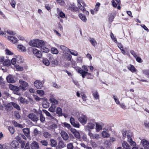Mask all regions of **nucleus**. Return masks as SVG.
Instances as JSON below:
<instances>
[{"label": "nucleus", "instance_id": "nucleus-49", "mask_svg": "<svg viewBox=\"0 0 149 149\" xmlns=\"http://www.w3.org/2000/svg\"><path fill=\"white\" fill-rule=\"evenodd\" d=\"M19 142L21 144V147L22 148H24V146L25 145V141H22L21 140H19Z\"/></svg>", "mask_w": 149, "mask_h": 149}, {"label": "nucleus", "instance_id": "nucleus-21", "mask_svg": "<svg viewBox=\"0 0 149 149\" xmlns=\"http://www.w3.org/2000/svg\"><path fill=\"white\" fill-rule=\"evenodd\" d=\"M141 143L144 147L149 145V142L145 139H142L141 140Z\"/></svg>", "mask_w": 149, "mask_h": 149}, {"label": "nucleus", "instance_id": "nucleus-38", "mask_svg": "<svg viewBox=\"0 0 149 149\" xmlns=\"http://www.w3.org/2000/svg\"><path fill=\"white\" fill-rule=\"evenodd\" d=\"M102 134L104 138H107L110 136V135L106 132H103L102 133Z\"/></svg>", "mask_w": 149, "mask_h": 149}, {"label": "nucleus", "instance_id": "nucleus-10", "mask_svg": "<svg viewBox=\"0 0 149 149\" xmlns=\"http://www.w3.org/2000/svg\"><path fill=\"white\" fill-rule=\"evenodd\" d=\"M33 52L34 54H36V56L38 58H40L42 56L41 52L38 50L36 49H33Z\"/></svg>", "mask_w": 149, "mask_h": 149}, {"label": "nucleus", "instance_id": "nucleus-53", "mask_svg": "<svg viewBox=\"0 0 149 149\" xmlns=\"http://www.w3.org/2000/svg\"><path fill=\"white\" fill-rule=\"evenodd\" d=\"M5 52L6 54L7 55H12L13 54L12 52H11L8 49H6Z\"/></svg>", "mask_w": 149, "mask_h": 149}, {"label": "nucleus", "instance_id": "nucleus-28", "mask_svg": "<svg viewBox=\"0 0 149 149\" xmlns=\"http://www.w3.org/2000/svg\"><path fill=\"white\" fill-rule=\"evenodd\" d=\"M4 65L6 66H9L11 65V62L8 59L6 60L3 63Z\"/></svg>", "mask_w": 149, "mask_h": 149}, {"label": "nucleus", "instance_id": "nucleus-37", "mask_svg": "<svg viewBox=\"0 0 149 149\" xmlns=\"http://www.w3.org/2000/svg\"><path fill=\"white\" fill-rule=\"evenodd\" d=\"M78 6L79 9L84 13V11L85 10L84 6H82L81 4L79 2H78Z\"/></svg>", "mask_w": 149, "mask_h": 149}, {"label": "nucleus", "instance_id": "nucleus-30", "mask_svg": "<svg viewBox=\"0 0 149 149\" xmlns=\"http://www.w3.org/2000/svg\"><path fill=\"white\" fill-rule=\"evenodd\" d=\"M69 9L72 11H76L78 9V8L76 6H70L68 8Z\"/></svg>", "mask_w": 149, "mask_h": 149}, {"label": "nucleus", "instance_id": "nucleus-63", "mask_svg": "<svg viewBox=\"0 0 149 149\" xmlns=\"http://www.w3.org/2000/svg\"><path fill=\"white\" fill-rule=\"evenodd\" d=\"M136 61L139 63H141L143 62L141 58L139 57L136 56L135 58Z\"/></svg>", "mask_w": 149, "mask_h": 149}, {"label": "nucleus", "instance_id": "nucleus-23", "mask_svg": "<svg viewBox=\"0 0 149 149\" xmlns=\"http://www.w3.org/2000/svg\"><path fill=\"white\" fill-rule=\"evenodd\" d=\"M43 135L45 138H50L51 137V134L47 132H44Z\"/></svg>", "mask_w": 149, "mask_h": 149}, {"label": "nucleus", "instance_id": "nucleus-22", "mask_svg": "<svg viewBox=\"0 0 149 149\" xmlns=\"http://www.w3.org/2000/svg\"><path fill=\"white\" fill-rule=\"evenodd\" d=\"M79 16L80 18L84 22H86L87 20L86 17L84 14L80 13L79 15Z\"/></svg>", "mask_w": 149, "mask_h": 149}, {"label": "nucleus", "instance_id": "nucleus-42", "mask_svg": "<svg viewBox=\"0 0 149 149\" xmlns=\"http://www.w3.org/2000/svg\"><path fill=\"white\" fill-rule=\"evenodd\" d=\"M8 129L12 134H13L15 132V129L13 127L9 126L8 127Z\"/></svg>", "mask_w": 149, "mask_h": 149}, {"label": "nucleus", "instance_id": "nucleus-34", "mask_svg": "<svg viewBox=\"0 0 149 149\" xmlns=\"http://www.w3.org/2000/svg\"><path fill=\"white\" fill-rule=\"evenodd\" d=\"M69 52H70V53L72 55L77 56L78 55V54L77 52L76 51H75L73 50H70L69 49Z\"/></svg>", "mask_w": 149, "mask_h": 149}, {"label": "nucleus", "instance_id": "nucleus-2", "mask_svg": "<svg viewBox=\"0 0 149 149\" xmlns=\"http://www.w3.org/2000/svg\"><path fill=\"white\" fill-rule=\"evenodd\" d=\"M87 117L86 115L81 114L79 116L78 120L83 125H84L87 123Z\"/></svg>", "mask_w": 149, "mask_h": 149}, {"label": "nucleus", "instance_id": "nucleus-11", "mask_svg": "<svg viewBox=\"0 0 149 149\" xmlns=\"http://www.w3.org/2000/svg\"><path fill=\"white\" fill-rule=\"evenodd\" d=\"M19 144L18 141L13 140L11 143L10 146L12 148L16 149L19 147Z\"/></svg>", "mask_w": 149, "mask_h": 149}, {"label": "nucleus", "instance_id": "nucleus-4", "mask_svg": "<svg viewBox=\"0 0 149 149\" xmlns=\"http://www.w3.org/2000/svg\"><path fill=\"white\" fill-rule=\"evenodd\" d=\"M78 72L81 75V76L83 78H85L86 76H88L89 75L91 74V73L86 71H84L81 68L78 70Z\"/></svg>", "mask_w": 149, "mask_h": 149}, {"label": "nucleus", "instance_id": "nucleus-45", "mask_svg": "<svg viewBox=\"0 0 149 149\" xmlns=\"http://www.w3.org/2000/svg\"><path fill=\"white\" fill-rule=\"evenodd\" d=\"M55 107L54 106H52L50 107L49 109V111L51 112H54L55 111Z\"/></svg>", "mask_w": 149, "mask_h": 149}, {"label": "nucleus", "instance_id": "nucleus-24", "mask_svg": "<svg viewBox=\"0 0 149 149\" xmlns=\"http://www.w3.org/2000/svg\"><path fill=\"white\" fill-rule=\"evenodd\" d=\"M93 95L95 99H99V95L98 92L97 91L93 92Z\"/></svg>", "mask_w": 149, "mask_h": 149}, {"label": "nucleus", "instance_id": "nucleus-46", "mask_svg": "<svg viewBox=\"0 0 149 149\" xmlns=\"http://www.w3.org/2000/svg\"><path fill=\"white\" fill-rule=\"evenodd\" d=\"M50 128L52 129H55L58 127L57 125L55 124H53L49 126Z\"/></svg>", "mask_w": 149, "mask_h": 149}, {"label": "nucleus", "instance_id": "nucleus-55", "mask_svg": "<svg viewBox=\"0 0 149 149\" xmlns=\"http://www.w3.org/2000/svg\"><path fill=\"white\" fill-rule=\"evenodd\" d=\"M19 101L22 103H24L26 102V100L22 97L20 98Z\"/></svg>", "mask_w": 149, "mask_h": 149}, {"label": "nucleus", "instance_id": "nucleus-59", "mask_svg": "<svg viewBox=\"0 0 149 149\" xmlns=\"http://www.w3.org/2000/svg\"><path fill=\"white\" fill-rule=\"evenodd\" d=\"M10 4L13 8H15L16 4L15 1L14 0H12L10 2Z\"/></svg>", "mask_w": 149, "mask_h": 149}, {"label": "nucleus", "instance_id": "nucleus-27", "mask_svg": "<svg viewBox=\"0 0 149 149\" xmlns=\"http://www.w3.org/2000/svg\"><path fill=\"white\" fill-rule=\"evenodd\" d=\"M40 50L41 52L47 53L49 51V49L48 48L43 47L41 48Z\"/></svg>", "mask_w": 149, "mask_h": 149}, {"label": "nucleus", "instance_id": "nucleus-39", "mask_svg": "<svg viewBox=\"0 0 149 149\" xmlns=\"http://www.w3.org/2000/svg\"><path fill=\"white\" fill-rule=\"evenodd\" d=\"M58 145L61 147L63 148L65 146V144L62 140L58 142Z\"/></svg>", "mask_w": 149, "mask_h": 149}, {"label": "nucleus", "instance_id": "nucleus-17", "mask_svg": "<svg viewBox=\"0 0 149 149\" xmlns=\"http://www.w3.org/2000/svg\"><path fill=\"white\" fill-rule=\"evenodd\" d=\"M50 145L52 147H56L57 145V142L56 140L51 139L50 140Z\"/></svg>", "mask_w": 149, "mask_h": 149}, {"label": "nucleus", "instance_id": "nucleus-3", "mask_svg": "<svg viewBox=\"0 0 149 149\" xmlns=\"http://www.w3.org/2000/svg\"><path fill=\"white\" fill-rule=\"evenodd\" d=\"M70 121L71 124L74 127H79L80 125L79 122L76 121L72 117H71L70 119Z\"/></svg>", "mask_w": 149, "mask_h": 149}, {"label": "nucleus", "instance_id": "nucleus-51", "mask_svg": "<svg viewBox=\"0 0 149 149\" xmlns=\"http://www.w3.org/2000/svg\"><path fill=\"white\" fill-rule=\"evenodd\" d=\"M90 41L92 45L94 46H95V44L97 43L96 40L93 39H91Z\"/></svg>", "mask_w": 149, "mask_h": 149}, {"label": "nucleus", "instance_id": "nucleus-52", "mask_svg": "<svg viewBox=\"0 0 149 149\" xmlns=\"http://www.w3.org/2000/svg\"><path fill=\"white\" fill-rule=\"evenodd\" d=\"M127 141H128L129 142L131 145L134 146L136 144L135 142L132 141V138H130V140H127Z\"/></svg>", "mask_w": 149, "mask_h": 149}, {"label": "nucleus", "instance_id": "nucleus-29", "mask_svg": "<svg viewBox=\"0 0 149 149\" xmlns=\"http://www.w3.org/2000/svg\"><path fill=\"white\" fill-rule=\"evenodd\" d=\"M19 83L20 84H21L25 88L28 86V84L27 82L20 79L19 80Z\"/></svg>", "mask_w": 149, "mask_h": 149}, {"label": "nucleus", "instance_id": "nucleus-7", "mask_svg": "<svg viewBox=\"0 0 149 149\" xmlns=\"http://www.w3.org/2000/svg\"><path fill=\"white\" fill-rule=\"evenodd\" d=\"M95 126V122L94 121H90L87 125L86 126V128H88V130L93 129Z\"/></svg>", "mask_w": 149, "mask_h": 149}, {"label": "nucleus", "instance_id": "nucleus-41", "mask_svg": "<svg viewBox=\"0 0 149 149\" xmlns=\"http://www.w3.org/2000/svg\"><path fill=\"white\" fill-rule=\"evenodd\" d=\"M40 143L42 145L47 146L48 145V143L47 141L46 140H42L40 141Z\"/></svg>", "mask_w": 149, "mask_h": 149}, {"label": "nucleus", "instance_id": "nucleus-32", "mask_svg": "<svg viewBox=\"0 0 149 149\" xmlns=\"http://www.w3.org/2000/svg\"><path fill=\"white\" fill-rule=\"evenodd\" d=\"M12 104L13 106L16 109L18 110H20V107L18 104L14 102H12Z\"/></svg>", "mask_w": 149, "mask_h": 149}, {"label": "nucleus", "instance_id": "nucleus-20", "mask_svg": "<svg viewBox=\"0 0 149 149\" xmlns=\"http://www.w3.org/2000/svg\"><path fill=\"white\" fill-rule=\"evenodd\" d=\"M56 113L58 115V116L59 117L63 116L62 109L60 107H58L57 108Z\"/></svg>", "mask_w": 149, "mask_h": 149}, {"label": "nucleus", "instance_id": "nucleus-40", "mask_svg": "<svg viewBox=\"0 0 149 149\" xmlns=\"http://www.w3.org/2000/svg\"><path fill=\"white\" fill-rule=\"evenodd\" d=\"M43 63L46 66H48L50 64L47 58L43 59Z\"/></svg>", "mask_w": 149, "mask_h": 149}, {"label": "nucleus", "instance_id": "nucleus-50", "mask_svg": "<svg viewBox=\"0 0 149 149\" xmlns=\"http://www.w3.org/2000/svg\"><path fill=\"white\" fill-rule=\"evenodd\" d=\"M115 18V16L113 15H110L109 18V21L110 22H112Z\"/></svg>", "mask_w": 149, "mask_h": 149}, {"label": "nucleus", "instance_id": "nucleus-44", "mask_svg": "<svg viewBox=\"0 0 149 149\" xmlns=\"http://www.w3.org/2000/svg\"><path fill=\"white\" fill-rule=\"evenodd\" d=\"M144 124L145 127L149 129V122L145 120L144 121Z\"/></svg>", "mask_w": 149, "mask_h": 149}, {"label": "nucleus", "instance_id": "nucleus-57", "mask_svg": "<svg viewBox=\"0 0 149 149\" xmlns=\"http://www.w3.org/2000/svg\"><path fill=\"white\" fill-rule=\"evenodd\" d=\"M18 87L20 91L21 90H22V91L26 90L25 87H24L23 86H22L21 84H20Z\"/></svg>", "mask_w": 149, "mask_h": 149}, {"label": "nucleus", "instance_id": "nucleus-19", "mask_svg": "<svg viewBox=\"0 0 149 149\" xmlns=\"http://www.w3.org/2000/svg\"><path fill=\"white\" fill-rule=\"evenodd\" d=\"M122 147L125 149H130V146L126 141H124L122 143Z\"/></svg>", "mask_w": 149, "mask_h": 149}, {"label": "nucleus", "instance_id": "nucleus-14", "mask_svg": "<svg viewBox=\"0 0 149 149\" xmlns=\"http://www.w3.org/2000/svg\"><path fill=\"white\" fill-rule=\"evenodd\" d=\"M45 45L44 42L42 40L37 39V47L41 48Z\"/></svg>", "mask_w": 149, "mask_h": 149}, {"label": "nucleus", "instance_id": "nucleus-60", "mask_svg": "<svg viewBox=\"0 0 149 149\" xmlns=\"http://www.w3.org/2000/svg\"><path fill=\"white\" fill-rule=\"evenodd\" d=\"M40 120L42 123L44 122L45 121V118L43 116V115H42L40 116Z\"/></svg>", "mask_w": 149, "mask_h": 149}, {"label": "nucleus", "instance_id": "nucleus-9", "mask_svg": "<svg viewBox=\"0 0 149 149\" xmlns=\"http://www.w3.org/2000/svg\"><path fill=\"white\" fill-rule=\"evenodd\" d=\"M6 79L8 83H12L15 82L13 76L12 75L9 74L6 77Z\"/></svg>", "mask_w": 149, "mask_h": 149}, {"label": "nucleus", "instance_id": "nucleus-61", "mask_svg": "<svg viewBox=\"0 0 149 149\" xmlns=\"http://www.w3.org/2000/svg\"><path fill=\"white\" fill-rule=\"evenodd\" d=\"M63 125L65 127L68 128L69 129H70V128H71V126L70 125L66 123L65 122L64 123Z\"/></svg>", "mask_w": 149, "mask_h": 149}, {"label": "nucleus", "instance_id": "nucleus-62", "mask_svg": "<svg viewBox=\"0 0 149 149\" xmlns=\"http://www.w3.org/2000/svg\"><path fill=\"white\" fill-rule=\"evenodd\" d=\"M60 17L61 18H64L65 17V14L62 11L60 12L59 13Z\"/></svg>", "mask_w": 149, "mask_h": 149}, {"label": "nucleus", "instance_id": "nucleus-31", "mask_svg": "<svg viewBox=\"0 0 149 149\" xmlns=\"http://www.w3.org/2000/svg\"><path fill=\"white\" fill-rule=\"evenodd\" d=\"M42 105L43 108H46L48 107H49V104L45 100L44 101Z\"/></svg>", "mask_w": 149, "mask_h": 149}, {"label": "nucleus", "instance_id": "nucleus-64", "mask_svg": "<svg viewBox=\"0 0 149 149\" xmlns=\"http://www.w3.org/2000/svg\"><path fill=\"white\" fill-rule=\"evenodd\" d=\"M37 93L41 96L44 94V92L43 90H37Z\"/></svg>", "mask_w": 149, "mask_h": 149}, {"label": "nucleus", "instance_id": "nucleus-58", "mask_svg": "<svg viewBox=\"0 0 149 149\" xmlns=\"http://www.w3.org/2000/svg\"><path fill=\"white\" fill-rule=\"evenodd\" d=\"M2 149H10L9 146L6 144L3 145Z\"/></svg>", "mask_w": 149, "mask_h": 149}, {"label": "nucleus", "instance_id": "nucleus-26", "mask_svg": "<svg viewBox=\"0 0 149 149\" xmlns=\"http://www.w3.org/2000/svg\"><path fill=\"white\" fill-rule=\"evenodd\" d=\"M127 68L132 72H135L136 70L134 67L133 65H131L130 66H128Z\"/></svg>", "mask_w": 149, "mask_h": 149}, {"label": "nucleus", "instance_id": "nucleus-25", "mask_svg": "<svg viewBox=\"0 0 149 149\" xmlns=\"http://www.w3.org/2000/svg\"><path fill=\"white\" fill-rule=\"evenodd\" d=\"M12 102L8 103L5 107L7 108V110H12L13 107H12Z\"/></svg>", "mask_w": 149, "mask_h": 149}, {"label": "nucleus", "instance_id": "nucleus-18", "mask_svg": "<svg viewBox=\"0 0 149 149\" xmlns=\"http://www.w3.org/2000/svg\"><path fill=\"white\" fill-rule=\"evenodd\" d=\"M8 39L13 43H16L17 41V38L14 37L13 36H8Z\"/></svg>", "mask_w": 149, "mask_h": 149}, {"label": "nucleus", "instance_id": "nucleus-12", "mask_svg": "<svg viewBox=\"0 0 149 149\" xmlns=\"http://www.w3.org/2000/svg\"><path fill=\"white\" fill-rule=\"evenodd\" d=\"M31 147L32 149H38L39 148L38 143L36 141H34L31 143Z\"/></svg>", "mask_w": 149, "mask_h": 149}, {"label": "nucleus", "instance_id": "nucleus-33", "mask_svg": "<svg viewBox=\"0 0 149 149\" xmlns=\"http://www.w3.org/2000/svg\"><path fill=\"white\" fill-rule=\"evenodd\" d=\"M51 51L52 53L54 54H57L58 53V49L55 47L52 48Z\"/></svg>", "mask_w": 149, "mask_h": 149}, {"label": "nucleus", "instance_id": "nucleus-54", "mask_svg": "<svg viewBox=\"0 0 149 149\" xmlns=\"http://www.w3.org/2000/svg\"><path fill=\"white\" fill-rule=\"evenodd\" d=\"M113 98L114 99V100L116 103L118 104H120V102L118 99L117 98V97H116L115 95H113Z\"/></svg>", "mask_w": 149, "mask_h": 149}, {"label": "nucleus", "instance_id": "nucleus-35", "mask_svg": "<svg viewBox=\"0 0 149 149\" xmlns=\"http://www.w3.org/2000/svg\"><path fill=\"white\" fill-rule=\"evenodd\" d=\"M110 37L113 41L116 43H118L116 38L114 37L113 34L112 32L110 34Z\"/></svg>", "mask_w": 149, "mask_h": 149}, {"label": "nucleus", "instance_id": "nucleus-48", "mask_svg": "<svg viewBox=\"0 0 149 149\" xmlns=\"http://www.w3.org/2000/svg\"><path fill=\"white\" fill-rule=\"evenodd\" d=\"M74 135L75 137L77 139H79L80 137V134L77 131L75 132Z\"/></svg>", "mask_w": 149, "mask_h": 149}, {"label": "nucleus", "instance_id": "nucleus-43", "mask_svg": "<svg viewBox=\"0 0 149 149\" xmlns=\"http://www.w3.org/2000/svg\"><path fill=\"white\" fill-rule=\"evenodd\" d=\"M61 49L63 50L69 52V49L64 45H61L60 46Z\"/></svg>", "mask_w": 149, "mask_h": 149}, {"label": "nucleus", "instance_id": "nucleus-8", "mask_svg": "<svg viewBox=\"0 0 149 149\" xmlns=\"http://www.w3.org/2000/svg\"><path fill=\"white\" fill-rule=\"evenodd\" d=\"M88 135L90 136L91 139H94L98 140L100 138V136L98 134H93L91 131H89L88 132Z\"/></svg>", "mask_w": 149, "mask_h": 149}, {"label": "nucleus", "instance_id": "nucleus-1", "mask_svg": "<svg viewBox=\"0 0 149 149\" xmlns=\"http://www.w3.org/2000/svg\"><path fill=\"white\" fill-rule=\"evenodd\" d=\"M10 89L13 91V93L18 95H21V92H20L18 87L13 85L10 84L9 86Z\"/></svg>", "mask_w": 149, "mask_h": 149}, {"label": "nucleus", "instance_id": "nucleus-5", "mask_svg": "<svg viewBox=\"0 0 149 149\" xmlns=\"http://www.w3.org/2000/svg\"><path fill=\"white\" fill-rule=\"evenodd\" d=\"M34 85L37 88L40 89L43 86V83L40 80H36L34 82Z\"/></svg>", "mask_w": 149, "mask_h": 149}, {"label": "nucleus", "instance_id": "nucleus-16", "mask_svg": "<svg viewBox=\"0 0 149 149\" xmlns=\"http://www.w3.org/2000/svg\"><path fill=\"white\" fill-rule=\"evenodd\" d=\"M37 39L31 40L29 42V45L31 46L37 47Z\"/></svg>", "mask_w": 149, "mask_h": 149}, {"label": "nucleus", "instance_id": "nucleus-36", "mask_svg": "<svg viewBox=\"0 0 149 149\" xmlns=\"http://www.w3.org/2000/svg\"><path fill=\"white\" fill-rule=\"evenodd\" d=\"M17 48L22 51H26V48L22 45H18Z\"/></svg>", "mask_w": 149, "mask_h": 149}, {"label": "nucleus", "instance_id": "nucleus-47", "mask_svg": "<svg viewBox=\"0 0 149 149\" xmlns=\"http://www.w3.org/2000/svg\"><path fill=\"white\" fill-rule=\"evenodd\" d=\"M15 116L16 118L17 119H19L20 118V116L18 111H15L14 113Z\"/></svg>", "mask_w": 149, "mask_h": 149}, {"label": "nucleus", "instance_id": "nucleus-56", "mask_svg": "<svg viewBox=\"0 0 149 149\" xmlns=\"http://www.w3.org/2000/svg\"><path fill=\"white\" fill-rule=\"evenodd\" d=\"M67 148L68 149H73V146L72 144L70 143L67 145Z\"/></svg>", "mask_w": 149, "mask_h": 149}, {"label": "nucleus", "instance_id": "nucleus-13", "mask_svg": "<svg viewBox=\"0 0 149 149\" xmlns=\"http://www.w3.org/2000/svg\"><path fill=\"white\" fill-rule=\"evenodd\" d=\"M61 134L64 140H68L69 138V136L66 132L64 131H61Z\"/></svg>", "mask_w": 149, "mask_h": 149}, {"label": "nucleus", "instance_id": "nucleus-6", "mask_svg": "<svg viewBox=\"0 0 149 149\" xmlns=\"http://www.w3.org/2000/svg\"><path fill=\"white\" fill-rule=\"evenodd\" d=\"M28 117L34 122H36L39 120L38 118L35 114L33 113L29 114Z\"/></svg>", "mask_w": 149, "mask_h": 149}, {"label": "nucleus", "instance_id": "nucleus-15", "mask_svg": "<svg viewBox=\"0 0 149 149\" xmlns=\"http://www.w3.org/2000/svg\"><path fill=\"white\" fill-rule=\"evenodd\" d=\"M23 131L25 135L28 138L30 136V131L29 129L28 128H24L23 129Z\"/></svg>", "mask_w": 149, "mask_h": 149}]
</instances>
